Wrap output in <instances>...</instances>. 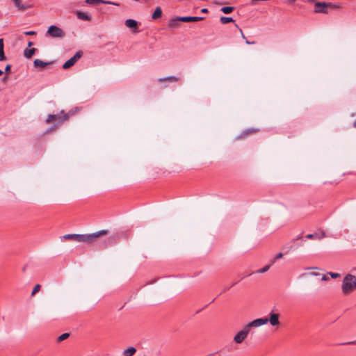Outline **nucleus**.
Listing matches in <instances>:
<instances>
[{
	"label": "nucleus",
	"instance_id": "nucleus-1",
	"mask_svg": "<svg viewBox=\"0 0 356 356\" xmlns=\"http://www.w3.org/2000/svg\"><path fill=\"white\" fill-rule=\"evenodd\" d=\"M108 234V230L102 229L92 234H68L63 236L66 240H74L78 242H83L88 244L92 243L96 238L102 236H106Z\"/></svg>",
	"mask_w": 356,
	"mask_h": 356
},
{
	"label": "nucleus",
	"instance_id": "nucleus-2",
	"mask_svg": "<svg viewBox=\"0 0 356 356\" xmlns=\"http://www.w3.org/2000/svg\"><path fill=\"white\" fill-rule=\"evenodd\" d=\"M341 8L340 3L332 2L316 1L314 3V13L327 14L330 10H338Z\"/></svg>",
	"mask_w": 356,
	"mask_h": 356
},
{
	"label": "nucleus",
	"instance_id": "nucleus-3",
	"mask_svg": "<svg viewBox=\"0 0 356 356\" xmlns=\"http://www.w3.org/2000/svg\"><path fill=\"white\" fill-rule=\"evenodd\" d=\"M74 113L75 111L72 109L68 113H65V111L62 110L57 114H49L46 122L49 124L56 121L57 124L61 125L67 121L70 117L74 115Z\"/></svg>",
	"mask_w": 356,
	"mask_h": 356
},
{
	"label": "nucleus",
	"instance_id": "nucleus-4",
	"mask_svg": "<svg viewBox=\"0 0 356 356\" xmlns=\"http://www.w3.org/2000/svg\"><path fill=\"white\" fill-rule=\"evenodd\" d=\"M356 289V277L347 274L343 279L341 290L344 295H348Z\"/></svg>",
	"mask_w": 356,
	"mask_h": 356
},
{
	"label": "nucleus",
	"instance_id": "nucleus-5",
	"mask_svg": "<svg viewBox=\"0 0 356 356\" xmlns=\"http://www.w3.org/2000/svg\"><path fill=\"white\" fill-rule=\"evenodd\" d=\"M266 319L257 318L252 322H250L244 325H243L242 329L238 331L236 334H250V332H253V329L260 327L266 324Z\"/></svg>",
	"mask_w": 356,
	"mask_h": 356
},
{
	"label": "nucleus",
	"instance_id": "nucleus-6",
	"mask_svg": "<svg viewBox=\"0 0 356 356\" xmlns=\"http://www.w3.org/2000/svg\"><path fill=\"white\" fill-rule=\"evenodd\" d=\"M82 56V51L79 50L76 51L72 57H71L69 60L64 63V64L63 65V68L64 70H67L72 67Z\"/></svg>",
	"mask_w": 356,
	"mask_h": 356
},
{
	"label": "nucleus",
	"instance_id": "nucleus-7",
	"mask_svg": "<svg viewBox=\"0 0 356 356\" xmlns=\"http://www.w3.org/2000/svg\"><path fill=\"white\" fill-rule=\"evenodd\" d=\"M47 33L53 38H63L65 32L59 27L51 25L49 27Z\"/></svg>",
	"mask_w": 356,
	"mask_h": 356
},
{
	"label": "nucleus",
	"instance_id": "nucleus-8",
	"mask_svg": "<svg viewBox=\"0 0 356 356\" xmlns=\"http://www.w3.org/2000/svg\"><path fill=\"white\" fill-rule=\"evenodd\" d=\"M259 131V129L256 128H249L243 130L240 134L236 136L235 140H239L242 139L246 138L248 136L252 134H254Z\"/></svg>",
	"mask_w": 356,
	"mask_h": 356
},
{
	"label": "nucleus",
	"instance_id": "nucleus-9",
	"mask_svg": "<svg viewBox=\"0 0 356 356\" xmlns=\"http://www.w3.org/2000/svg\"><path fill=\"white\" fill-rule=\"evenodd\" d=\"M279 317H280L279 314H276V313H274L273 312H271L269 314V317H264V318H261L267 320L266 323L268 322H270V323L272 326H275V325H278L280 324Z\"/></svg>",
	"mask_w": 356,
	"mask_h": 356
},
{
	"label": "nucleus",
	"instance_id": "nucleus-10",
	"mask_svg": "<svg viewBox=\"0 0 356 356\" xmlns=\"http://www.w3.org/2000/svg\"><path fill=\"white\" fill-rule=\"evenodd\" d=\"M124 24L127 27H129L130 29H132L134 33L139 32V30H138V22L136 20L133 19H127L125 21Z\"/></svg>",
	"mask_w": 356,
	"mask_h": 356
},
{
	"label": "nucleus",
	"instance_id": "nucleus-11",
	"mask_svg": "<svg viewBox=\"0 0 356 356\" xmlns=\"http://www.w3.org/2000/svg\"><path fill=\"white\" fill-rule=\"evenodd\" d=\"M85 3L86 4L89 5H94V4H111L115 6H119L118 3H115L114 2L110 1H105V0H85Z\"/></svg>",
	"mask_w": 356,
	"mask_h": 356
},
{
	"label": "nucleus",
	"instance_id": "nucleus-12",
	"mask_svg": "<svg viewBox=\"0 0 356 356\" xmlns=\"http://www.w3.org/2000/svg\"><path fill=\"white\" fill-rule=\"evenodd\" d=\"M179 19L181 20L182 22H199L204 19V17H180Z\"/></svg>",
	"mask_w": 356,
	"mask_h": 356
},
{
	"label": "nucleus",
	"instance_id": "nucleus-13",
	"mask_svg": "<svg viewBox=\"0 0 356 356\" xmlns=\"http://www.w3.org/2000/svg\"><path fill=\"white\" fill-rule=\"evenodd\" d=\"M14 3L15 7L17 8L18 10L20 11H24L26 9L31 8V6L29 4H23L22 3V0H12Z\"/></svg>",
	"mask_w": 356,
	"mask_h": 356
},
{
	"label": "nucleus",
	"instance_id": "nucleus-14",
	"mask_svg": "<svg viewBox=\"0 0 356 356\" xmlns=\"http://www.w3.org/2000/svg\"><path fill=\"white\" fill-rule=\"evenodd\" d=\"M54 63V61H51V62H44L42 60H40V59H35L34 61H33V66L35 67H44L49 65H51Z\"/></svg>",
	"mask_w": 356,
	"mask_h": 356
},
{
	"label": "nucleus",
	"instance_id": "nucleus-15",
	"mask_svg": "<svg viewBox=\"0 0 356 356\" xmlns=\"http://www.w3.org/2000/svg\"><path fill=\"white\" fill-rule=\"evenodd\" d=\"M180 17H176L174 18H172L168 22V26L171 28H177L179 26V22H181V19H179Z\"/></svg>",
	"mask_w": 356,
	"mask_h": 356
},
{
	"label": "nucleus",
	"instance_id": "nucleus-16",
	"mask_svg": "<svg viewBox=\"0 0 356 356\" xmlns=\"http://www.w3.org/2000/svg\"><path fill=\"white\" fill-rule=\"evenodd\" d=\"M76 16L79 19L86 20V21H90L92 19L91 16L87 15L86 13L81 12V11H77L76 12Z\"/></svg>",
	"mask_w": 356,
	"mask_h": 356
},
{
	"label": "nucleus",
	"instance_id": "nucleus-17",
	"mask_svg": "<svg viewBox=\"0 0 356 356\" xmlns=\"http://www.w3.org/2000/svg\"><path fill=\"white\" fill-rule=\"evenodd\" d=\"M6 60V56L4 54V44L3 39L0 38V61Z\"/></svg>",
	"mask_w": 356,
	"mask_h": 356
},
{
	"label": "nucleus",
	"instance_id": "nucleus-18",
	"mask_svg": "<svg viewBox=\"0 0 356 356\" xmlns=\"http://www.w3.org/2000/svg\"><path fill=\"white\" fill-rule=\"evenodd\" d=\"M162 16V10L161 7L158 6L154 10V13H152V19L155 20L157 19Z\"/></svg>",
	"mask_w": 356,
	"mask_h": 356
},
{
	"label": "nucleus",
	"instance_id": "nucleus-19",
	"mask_svg": "<svg viewBox=\"0 0 356 356\" xmlns=\"http://www.w3.org/2000/svg\"><path fill=\"white\" fill-rule=\"evenodd\" d=\"M325 236V233L323 232L321 235H319L317 233L314 234H309L305 236V238L307 239H321Z\"/></svg>",
	"mask_w": 356,
	"mask_h": 356
},
{
	"label": "nucleus",
	"instance_id": "nucleus-20",
	"mask_svg": "<svg viewBox=\"0 0 356 356\" xmlns=\"http://www.w3.org/2000/svg\"><path fill=\"white\" fill-rule=\"evenodd\" d=\"M37 49L35 48L26 49L24 51V55L26 58H30L35 53Z\"/></svg>",
	"mask_w": 356,
	"mask_h": 356
},
{
	"label": "nucleus",
	"instance_id": "nucleus-21",
	"mask_svg": "<svg viewBox=\"0 0 356 356\" xmlns=\"http://www.w3.org/2000/svg\"><path fill=\"white\" fill-rule=\"evenodd\" d=\"M136 352V349L134 347H129L123 351L124 356H133Z\"/></svg>",
	"mask_w": 356,
	"mask_h": 356
},
{
	"label": "nucleus",
	"instance_id": "nucleus-22",
	"mask_svg": "<svg viewBox=\"0 0 356 356\" xmlns=\"http://www.w3.org/2000/svg\"><path fill=\"white\" fill-rule=\"evenodd\" d=\"M181 79L179 77H177V76H167V77H164V78H161L159 79V81L160 82H163V81H179Z\"/></svg>",
	"mask_w": 356,
	"mask_h": 356
},
{
	"label": "nucleus",
	"instance_id": "nucleus-23",
	"mask_svg": "<svg viewBox=\"0 0 356 356\" xmlns=\"http://www.w3.org/2000/svg\"><path fill=\"white\" fill-rule=\"evenodd\" d=\"M235 8L233 6H225L220 8V11L224 14H229L234 10Z\"/></svg>",
	"mask_w": 356,
	"mask_h": 356
},
{
	"label": "nucleus",
	"instance_id": "nucleus-24",
	"mask_svg": "<svg viewBox=\"0 0 356 356\" xmlns=\"http://www.w3.org/2000/svg\"><path fill=\"white\" fill-rule=\"evenodd\" d=\"M220 22L222 24H226L229 22H234V20L232 19V17L222 16L220 18Z\"/></svg>",
	"mask_w": 356,
	"mask_h": 356
},
{
	"label": "nucleus",
	"instance_id": "nucleus-25",
	"mask_svg": "<svg viewBox=\"0 0 356 356\" xmlns=\"http://www.w3.org/2000/svg\"><path fill=\"white\" fill-rule=\"evenodd\" d=\"M247 335H235L234 338V341L236 343H242L245 339Z\"/></svg>",
	"mask_w": 356,
	"mask_h": 356
},
{
	"label": "nucleus",
	"instance_id": "nucleus-26",
	"mask_svg": "<svg viewBox=\"0 0 356 356\" xmlns=\"http://www.w3.org/2000/svg\"><path fill=\"white\" fill-rule=\"evenodd\" d=\"M272 264L270 263L269 265H266L264 267H263L262 268L259 269L256 273H266V271L268 270V269L270 268V266Z\"/></svg>",
	"mask_w": 356,
	"mask_h": 356
},
{
	"label": "nucleus",
	"instance_id": "nucleus-27",
	"mask_svg": "<svg viewBox=\"0 0 356 356\" xmlns=\"http://www.w3.org/2000/svg\"><path fill=\"white\" fill-rule=\"evenodd\" d=\"M40 288L41 286L39 284H37L32 291L31 296H34L36 293H38L40 290Z\"/></svg>",
	"mask_w": 356,
	"mask_h": 356
},
{
	"label": "nucleus",
	"instance_id": "nucleus-28",
	"mask_svg": "<svg viewBox=\"0 0 356 356\" xmlns=\"http://www.w3.org/2000/svg\"><path fill=\"white\" fill-rule=\"evenodd\" d=\"M69 337H70V335H59V337L57 338L56 341L58 343H60V342L67 339Z\"/></svg>",
	"mask_w": 356,
	"mask_h": 356
},
{
	"label": "nucleus",
	"instance_id": "nucleus-29",
	"mask_svg": "<svg viewBox=\"0 0 356 356\" xmlns=\"http://www.w3.org/2000/svg\"><path fill=\"white\" fill-rule=\"evenodd\" d=\"M283 257V254L282 252L278 253L276 254L275 258L271 261V264H273L277 259H281Z\"/></svg>",
	"mask_w": 356,
	"mask_h": 356
},
{
	"label": "nucleus",
	"instance_id": "nucleus-30",
	"mask_svg": "<svg viewBox=\"0 0 356 356\" xmlns=\"http://www.w3.org/2000/svg\"><path fill=\"white\" fill-rule=\"evenodd\" d=\"M60 125L57 124L56 123L54 124L52 127L49 128V129L47 131V132L52 131L56 130Z\"/></svg>",
	"mask_w": 356,
	"mask_h": 356
},
{
	"label": "nucleus",
	"instance_id": "nucleus-31",
	"mask_svg": "<svg viewBox=\"0 0 356 356\" xmlns=\"http://www.w3.org/2000/svg\"><path fill=\"white\" fill-rule=\"evenodd\" d=\"M329 275L334 279L340 277V275L337 273H329Z\"/></svg>",
	"mask_w": 356,
	"mask_h": 356
},
{
	"label": "nucleus",
	"instance_id": "nucleus-32",
	"mask_svg": "<svg viewBox=\"0 0 356 356\" xmlns=\"http://www.w3.org/2000/svg\"><path fill=\"white\" fill-rule=\"evenodd\" d=\"M235 26H236V28H238V30L240 31V32H241V37H242V38L245 40L247 38H246V37L244 35V34H243V31H242V29H241V28H239V27H238V26L236 24H235Z\"/></svg>",
	"mask_w": 356,
	"mask_h": 356
},
{
	"label": "nucleus",
	"instance_id": "nucleus-33",
	"mask_svg": "<svg viewBox=\"0 0 356 356\" xmlns=\"http://www.w3.org/2000/svg\"><path fill=\"white\" fill-rule=\"evenodd\" d=\"M10 69H11V65L10 64H8L6 67H5V72L6 73H9L10 71Z\"/></svg>",
	"mask_w": 356,
	"mask_h": 356
},
{
	"label": "nucleus",
	"instance_id": "nucleus-34",
	"mask_svg": "<svg viewBox=\"0 0 356 356\" xmlns=\"http://www.w3.org/2000/svg\"><path fill=\"white\" fill-rule=\"evenodd\" d=\"M356 344V341L341 343L339 345Z\"/></svg>",
	"mask_w": 356,
	"mask_h": 356
},
{
	"label": "nucleus",
	"instance_id": "nucleus-35",
	"mask_svg": "<svg viewBox=\"0 0 356 356\" xmlns=\"http://www.w3.org/2000/svg\"><path fill=\"white\" fill-rule=\"evenodd\" d=\"M34 34H35V32L32 31L25 32V35H33Z\"/></svg>",
	"mask_w": 356,
	"mask_h": 356
},
{
	"label": "nucleus",
	"instance_id": "nucleus-36",
	"mask_svg": "<svg viewBox=\"0 0 356 356\" xmlns=\"http://www.w3.org/2000/svg\"><path fill=\"white\" fill-rule=\"evenodd\" d=\"M209 12L208 9L207 8H202L201 10V13H207Z\"/></svg>",
	"mask_w": 356,
	"mask_h": 356
},
{
	"label": "nucleus",
	"instance_id": "nucleus-37",
	"mask_svg": "<svg viewBox=\"0 0 356 356\" xmlns=\"http://www.w3.org/2000/svg\"><path fill=\"white\" fill-rule=\"evenodd\" d=\"M245 42L248 44H252L255 43V42H250L249 40H248V39L245 40Z\"/></svg>",
	"mask_w": 356,
	"mask_h": 356
},
{
	"label": "nucleus",
	"instance_id": "nucleus-38",
	"mask_svg": "<svg viewBox=\"0 0 356 356\" xmlns=\"http://www.w3.org/2000/svg\"><path fill=\"white\" fill-rule=\"evenodd\" d=\"M7 79H8V76H4V77L1 79V81L4 82V81H7Z\"/></svg>",
	"mask_w": 356,
	"mask_h": 356
},
{
	"label": "nucleus",
	"instance_id": "nucleus-39",
	"mask_svg": "<svg viewBox=\"0 0 356 356\" xmlns=\"http://www.w3.org/2000/svg\"><path fill=\"white\" fill-rule=\"evenodd\" d=\"M328 278L326 277V275H323L322 277L323 280H327Z\"/></svg>",
	"mask_w": 356,
	"mask_h": 356
},
{
	"label": "nucleus",
	"instance_id": "nucleus-40",
	"mask_svg": "<svg viewBox=\"0 0 356 356\" xmlns=\"http://www.w3.org/2000/svg\"><path fill=\"white\" fill-rule=\"evenodd\" d=\"M235 284V283L234 284H232L230 287H226L225 289H224V291H225L226 290H228L232 286H234Z\"/></svg>",
	"mask_w": 356,
	"mask_h": 356
},
{
	"label": "nucleus",
	"instance_id": "nucleus-41",
	"mask_svg": "<svg viewBox=\"0 0 356 356\" xmlns=\"http://www.w3.org/2000/svg\"><path fill=\"white\" fill-rule=\"evenodd\" d=\"M32 45H33V42H31V41H29V42H28V46H29V47H31V46H32Z\"/></svg>",
	"mask_w": 356,
	"mask_h": 356
},
{
	"label": "nucleus",
	"instance_id": "nucleus-42",
	"mask_svg": "<svg viewBox=\"0 0 356 356\" xmlns=\"http://www.w3.org/2000/svg\"><path fill=\"white\" fill-rule=\"evenodd\" d=\"M155 282H156V280H153V281H152V282H148V283H147V284H153V283H154Z\"/></svg>",
	"mask_w": 356,
	"mask_h": 356
},
{
	"label": "nucleus",
	"instance_id": "nucleus-43",
	"mask_svg": "<svg viewBox=\"0 0 356 356\" xmlns=\"http://www.w3.org/2000/svg\"><path fill=\"white\" fill-rule=\"evenodd\" d=\"M353 127L356 128V120H355V122H353Z\"/></svg>",
	"mask_w": 356,
	"mask_h": 356
},
{
	"label": "nucleus",
	"instance_id": "nucleus-44",
	"mask_svg": "<svg viewBox=\"0 0 356 356\" xmlns=\"http://www.w3.org/2000/svg\"><path fill=\"white\" fill-rule=\"evenodd\" d=\"M3 71H2L1 70H0V76L3 75Z\"/></svg>",
	"mask_w": 356,
	"mask_h": 356
},
{
	"label": "nucleus",
	"instance_id": "nucleus-45",
	"mask_svg": "<svg viewBox=\"0 0 356 356\" xmlns=\"http://www.w3.org/2000/svg\"><path fill=\"white\" fill-rule=\"evenodd\" d=\"M108 241H109V242L113 243V239H112V238H108Z\"/></svg>",
	"mask_w": 356,
	"mask_h": 356
},
{
	"label": "nucleus",
	"instance_id": "nucleus-46",
	"mask_svg": "<svg viewBox=\"0 0 356 356\" xmlns=\"http://www.w3.org/2000/svg\"><path fill=\"white\" fill-rule=\"evenodd\" d=\"M315 0H308L309 2H314Z\"/></svg>",
	"mask_w": 356,
	"mask_h": 356
},
{
	"label": "nucleus",
	"instance_id": "nucleus-47",
	"mask_svg": "<svg viewBox=\"0 0 356 356\" xmlns=\"http://www.w3.org/2000/svg\"><path fill=\"white\" fill-rule=\"evenodd\" d=\"M214 300H215V298H214V299H213V300L209 302V304H211V303H212L213 302H214Z\"/></svg>",
	"mask_w": 356,
	"mask_h": 356
},
{
	"label": "nucleus",
	"instance_id": "nucleus-48",
	"mask_svg": "<svg viewBox=\"0 0 356 356\" xmlns=\"http://www.w3.org/2000/svg\"><path fill=\"white\" fill-rule=\"evenodd\" d=\"M203 309H200V310H198L196 312V314H198L200 311H202Z\"/></svg>",
	"mask_w": 356,
	"mask_h": 356
}]
</instances>
